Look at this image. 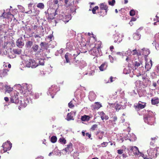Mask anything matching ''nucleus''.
Instances as JSON below:
<instances>
[{"mask_svg":"<svg viewBox=\"0 0 159 159\" xmlns=\"http://www.w3.org/2000/svg\"><path fill=\"white\" fill-rule=\"evenodd\" d=\"M145 112V114L143 115V119L144 122L147 124L152 125L154 124L155 117L154 114L153 112L151 111L148 110L147 111H143V112Z\"/></svg>","mask_w":159,"mask_h":159,"instance_id":"f257e3e1","label":"nucleus"},{"mask_svg":"<svg viewBox=\"0 0 159 159\" xmlns=\"http://www.w3.org/2000/svg\"><path fill=\"white\" fill-rule=\"evenodd\" d=\"M22 58L23 59V61L22 62H24L25 63L27 67L35 68L38 66V64L36 62L35 60L29 59V57L25 56H24L23 58Z\"/></svg>","mask_w":159,"mask_h":159,"instance_id":"f03ea898","label":"nucleus"},{"mask_svg":"<svg viewBox=\"0 0 159 159\" xmlns=\"http://www.w3.org/2000/svg\"><path fill=\"white\" fill-rule=\"evenodd\" d=\"M21 86L20 90L22 91V93L26 96L27 93L31 92L32 90V86L31 84H28L26 83H24L22 84Z\"/></svg>","mask_w":159,"mask_h":159,"instance_id":"7ed1b4c3","label":"nucleus"},{"mask_svg":"<svg viewBox=\"0 0 159 159\" xmlns=\"http://www.w3.org/2000/svg\"><path fill=\"white\" fill-rule=\"evenodd\" d=\"M146 103L145 102H142L141 101H139L138 103H136L134 105V107L136 111L138 112V113L139 115H143L144 112H142L140 113L139 111L140 109H143L146 106Z\"/></svg>","mask_w":159,"mask_h":159,"instance_id":"20e7f679","label":"nucleus"},{"mask_svg":"<svg viewBox=\"0 0 159 159\" xmlns=\"http://www.w3.org/2000/svg\"><path fill=\"white\" fill-rule=\"evenodd\" d=\"M59 90V88H57V85H52L49 88L48 91L47 93V94L48 95L51 96L52 98H53L54 95Z\"/></svg>","mask_w":159,"mask_h":159,"instance_id":"39448f33","label":"nucleus"},{"mask_svg":"<svg viewBox=\"0 0 159 159\" xmlns=\"http://www.w3.org/2000/svg\"><path fill=\"white\" fill-rule=\"evenodd\" d=\"M71 15L70 14L66 15L63 12H60L58 19L59 20H62L66 23L68 22L71 19Z\"/></svg>","mask_w":159,"mask_h":159,"instance_id":"423d86ee","label":"nucleus"},{"mask_svg":"<svg viewBox=\"0 0 159 159\" xmlns=\"http://www.w3.org/2000/svg\"><path fill=\"white\" fill-rule=\"evenodd\" d=\"M25 97L24 98V100H25V104L24 105V107H25L27 105V103H28L30 102H32V100L33 98L34 99V94L32 92V91L29 93H27L26 96H24Z\"/></svg>","mask_w":159,"mask_h":159,"instance_id":"0eeeda50","label":"nucleus"},{"mask_svg":"<svg viewBox=\"0 0 159 159\" xmlns=\"http://www.w3.org/2000/svg\"><path fill=\"white\" fill-rule=\"evenodd\" d=\"M12 147V143L10 141H7V142L3 143L2 147L3 148V152H6L7 150H10Z\"/></svg>","mask_w":159,"mask_h":159,"instance_id":"6e6552de","label":"nucleus"},{"mask_svg":"<svg viewBox=\"0 0 159 159\" xmlns=\"http://www.w3.org/2000/svg\"><path fill=\"white\" fill-rule=\"evenodd\" d=\"M123 35L119 33H116L114 35V42L118 43H120L122 40Z\"/></svg>","mask_w":159,"mask_h":159,"instance_id":"1a4fd4ad","label":"nucleus"},{"mask_svg":"<svg viewBox=\"0 0 159 159\" xmlns=\"http://www.w3.org/2000/svg\"><path fill=\"white\" fill-rule=\"evenodd\" d=\"M10 101L12 103L16 104H17L19 102V100L17 94L14 93L12 94L10 98Z\"/></svg>","mask_w":159,"mask_h":159,"instance_id":"9d476101","label":"nucleus"},{"mask_svg":"<svg viewBox=\"0 0 159 159\" xmlns=\"http://www.w3.org/2000/svg\"><path fill=\"white\" fill-rule=\"evenodd\" d=\"M66 45L67 50L70 51L74 49V46L73 45V42L72 40H68V42L66 43Z\"/></svg>","mask_w":159,"mask_h":159,"instance_id":"9b49d317","label":"nucleus"},{"mask_svg":"<svg viewBox=\"0 0 159 159\" xmlns=\"http://www.w3.org/2000/svg\"><path fill=\"white\" fill-rule=\"evenodd\" d=\"M121 103H117L116 105H113L112 107V108H114L116 111H118L120 109H123L125 108L126 106L125 104L122 105Z\"/></svg>","mask_w":159,"mask_h":159,"instance_id":"f8f14e48","label":"nucleus"},{"mask_svg":"<svg viewBox=\"0 0 159 159\" xmlns=\"http://www.w3.org/2000/svg\"><path fill=\"white\" fill-rule=\"evenodd\" d=\"M89 53L94 56H97L99 54L98 49L96 47H94L89 51Z\"/></svg>","mask_w":159,"mask_h":159,"instance_id":"ddd939ff","label":"nucleus"},{"mask_svg":"<svg viewBox=\"0 0 159 159\" xmlns=\"http://www.w3.org/2000/svg\"><path fill=\"white\" fill-rule=\"evenodd\" d=\"M59 11L58 10L55 9V11L53 12H51L49 15L47 17L48 20L53 19L55 16L57 14L58 12Z\"/></svg>","mask_w":159,"mask_h":159,"instance_id":"4468645a","label":"nucleus"},{"mask_svg":"<svg viewBox=\"0 0 159 159\" xmlns=\"http://www.w3.org/2000/svg\"><path fill=\"white\" fill-rule=\"evenodd\" d=\"M140 52V54L147 57L150 53V51L147 48H143L141 50Z\"/></svg>","mask_w":159,"mask_h":159,"instance_id":"2eb2a0df","label":"nucleus"},{"mask_svg":"<svg viewBox=\"0 0 159 159\" xmlns=\"http://www.w3.org/2000/svg\"><path fill=\"white\" fill-rule=\"evenodd\" d=\"M132 65L134 66L135 69L140 66H141L142 67L143 66L142 63L139 60H138V61H132Z\"/></svg>","mask_w":159,"mask_h":159,"instance_id":"dca6fc26","label":"nucleus"},{"mask_svg":"<svg viewBox=\"0 0 159 159\" xmlns=\"http://www.w3.org/2000/svg\"><path fill=\"white\" fill-rule=\"evenodd\" d=\"M71 51L70 54L72 56L74 57V58H75V57L77 56L80 53V51L77 49H73Z\"/></svg>","mask_w":159,"mask_h":159,"instance_id":"f3484780","label":"nucleus"},{"mask_svg":"<svg viewBox=\"0 0 159 159\" xmlns=\"http://www.w3.org/2000/svg\"><path fill=\"white\" fill-rule=\"evenodd\" d=\"M102 107L101 104L99 102H95L94 104L92 105V107L94 110H98Z\"/></svg>","mask_w":159,"mask_h":159,"instance_id":"a211bd4d","label":"nucleus"},{"mask_svg":"<svg viewBox=\"0 0 159 159\" xmlns=\"http://www.w3.org/2000/svg\"><path fill=\"white\" fill-rule=\"evenodd\" d=\"M96 98V95L93 92H90L89 93V98L91 101H93Z\"/></svg>","mask_w":159,"mask_h":159,"instance_id":"6ab92c4d","label":"nucleus"},{"mask_svg":"<svg viewBox=\"0 0 159 159\" xmlns=\"http://www.w3.org/2000/svg\"><path fill=\"white\" fill-rule=\"evenodd\" d=\"M22 38L20 37L17 40L16 43L17 46L19 47H21L24 45V43L22 41Z\"/></svg>","mask_w":159,"mask_h":159,"instance_id":"aec40b11","label":"nucleus"},{"mask_svg":"<svg viewBox=\"0 0 159 159\" xmlns=\"http://www.w3.org/2000/svg\"><path fill=\"white\" fill-rule=\"evenodd\" d=\"M59 2L61 5L64 4L67 7H69L70 5L68 0H59Z\"/></svg>","mask_w":159,"mask_h":159,"instance_id":"412c9836","label":"nucleus"},{"mask_svg":"<svg viewBox=\"0 0 159 159\" xmlns=\"http://www.w3.org/2000/svg\"><path fill=\"white\" fill-rule=\"evenodd\" d=\"M152 65V62L150 60L149 62L146 61L145 65V68L147 70H149L151 68Z\"/></svg>","mask_w":159,"mask_h":159,"instance_id":"4be33fe9","label":"nucleus"},{"mask_svg":"<svg viewBox=\"0 0 159 159\" xmlns=\"http://www.w3.org/2000/svg\"><path fill=\"white\" fill-rule=\"evenodd\" d=\"M107 66V62H104L99 67V70L101 71H103L105 70Z\"/></svg>","mask_w":159,"mask_h":159,"instance_id":"5701e85b","label":"nucleus"},{"mask_svg":"<svg viewBox=\"0 0 159 159\" xmlns=\"http://www.w3.org/2000/svg\"><path fill=\"white\" fill-rule=\"evenodd\" d=\"M8 71V70L7 69H3L2 70H0V77H2L7 75Z\"/></svg>","mask_w":159,"mask_h":159,"instance_id":"b1692460","label":"nucleus"},{"mask_svg":"<svg viewBox=\"0 0 159 159\" xmlns=\"http://www.w3.org/2000/svg\"><path fill=\"white\" fill-rule=\"evenodd\" d=\"M99 115L101 116V118L102 120H103L104 119L107 120L109 118V117L107 116L106 115L103 111L99 112Z\"/></svg>","mask_w":159,"mask_h":159,"instance_id":"393cba45","label":"nucleus"},{"mask_svg":"<svg viewBox=\"0 0 159 159\" xmlns=\"http://www.w3.org/2000/svg\"><path fill=\"white\" fill-rule=\"evenodd\" d=\"M100 8L101 10H105L106 13H107V11L108 10V7L105 3H101L100 5Z\"/></svg>","mask_w":159,"mask_h":159,"instance_id":"a878e982","label":"nucleus"},{"mask_svg":"<svg viewBox=\"0 0 159 159\" xmlns=\"http://www.w3.org/2000/svg\"><path fill=\"white\" fill-rule=\"evenodd\" d=\"M72 56L70 53H67L65 55V58L66 60V62L68 63L69 62V60L71 59H72Z\"/></svg>","mask_w":159,"mask_h":159,"instance_id":"bb28decb","label":"nucleus"},{"mask_svg":"<svg viewBox=\"0 0 159 159\" xmlns=\"http://www.w3.org/2000/svg\"><path fill=\"white\" fill-rule=\"evenodd\" d=\"M132 53V52L131 50L129 49L126 52H122V56H126V57H129L130 55Z\"/></svg>","mask_w":159,"mask_h":159,"instance_id":"cd10ccee","label":"nucleus"},{"mask_svg":"<svg viewBox=\"0 0 159 159\" xmlns=\"http://www.w3.org/2000/svg\"><path fill=\"white\" fill-rule=\"evenodd\" d=\"M55 11V9H54L52 8H48L47 10L46 11L44 12L45 14V16L47 17L49 15V14L51 12H53Z\"/></svg>","mask_w":159,"mask_h":159,"instance_id":"c85d7f7f","label":"nucleus"},{"mask_svg":"<svg viewBox=\"0 0 159 159\" xmlns=\"http://www.w3.org/2000/svg\"><path fill=\"white\" fill-rule=\"evenodd\" d=\"M90 118V117L89 116L84 115V116H82L81 118V120L82 121H88Z\"/></svg>","mask_w":159,"mask_h":159,"instance_id":"c756f323","label":"nucleus"},{"mask_svg":"<svg viewBox=\"0 0 159 159\" xmlns=\"http://www.w3.org/2000/svg\"><path fill=\"white\" fill-rule=\"evenodd\" d=\"M35 62L37 63L38 66L39 65L42 66L44 65V61L43 58H41L40 59H37L35 61Z\"/></svg>","mask_w":159,"mask_h":159,"instance_id":"7c9ffc66","label":"nucleus"},{"mask_svg":"<svg viewBox=\"0 0 159 159\" xmlns=\"http://www.w3.org/2000/svg\"><path fill=\"white\" fill-rule=\"evenodd\" d=\"M151 103L152 105H155L159 103V100L157 97L152 98L151 99Z\"/></svg>","mask_w":159,"mask_h":159,"instance_id":"2f4dec72","label":"nucleus"},{"mask_svg":"<svg viewBox=\"0 0 159 159\" xmlns=\"http://www.w3.org/2000/svg\"><path fill=\"white\" fill-rule=\"evenodd\" d=\"M138 153L137 155V156L138 157H139L140 156H141L142 157L143 159H149V158H148L147 157L146 155H144L143 153L141 152H140L139 151H137ZM136 154H137V153H135Z\"/></svg>","mask_w":159,"mask_h":159,"instance_id":"473e14b6","label":"nucleus"},{"mask_svg":"<svg viewBox=\"0 0 159 159\" xmlns=\"http://www.w3.org/2000/svg\"><path fill=\"white\" fill-rule=\"evenodd\" d=\"M40 46L42 49H47L48 47V43H47L45 42H42L40 43Z\"/></svg>","mask_w":159,"mask_h":159,"instance_id":"72a5a7b5","label":"nucleus"},{"mask_svg":"<svg viewBox=\"0 0 159 159\" xmlns=\"http://www.w3.org/2000/svg\"><path fill=\"white\" fill-rule=\"evenodd\" d=\"M72 115L73 114L71 112L68 113L67 117L66 118V119L67 121H70L71 120H74V118H73V116H72Z\"/></svg>","mask_w":159,"mask_h":159,"instance_id":"f704fd0d","label":"nucleus"},{"mask_svg":"<svg viewBox=\"0 0 159 159\" xmlns=\"http://www.w3.org/2000/svg\"><path fill=\"white\" fill-rule=\"evenodd\" d=\"M141 35L139 33H135L133 34V37L134 39L138 40L140 39Z\"/></svg>","mask_w":159,"mask_h":159,"instance_id":"c9c22d12","label":"nucleus"},{"mask_svg":"<svg viewBox=\"0 0 159 159\" xmlns=\"http://www.w3.org/2000/svg\"><path fill=\"white\" fill-rule=\"evenodd\" d=\"M154 149L153 148H150L147 150V153L149 156L152 157L153 155V151Z\"/></svg>","mask_w":159,"mask_h":159,"instance_id":"e433bc0d","label":"nucleus"},{"mask_svg":"<svg viewBox=\"0 0 159 159\" xmlns=\"http://www.w3.org/2000/svg\"><path fill=\"white\" fill-rule=\"evenodd\" d=\"M80 66L81 68H83L87 66V64L85 61L83 60H81L80 61Z\"/></svg>","mask_w":159,"mask_h":159,"instance_id":"4c0bfd02","label":"nucleus"},{"mask_svg":"<svg viewBox=\"0 0 159 159\" xmlns=\"http://www.w3.org/2000/svg\"><path fill=\"white\" fill-rule=\"evenodd\" d=\"M39 48V46L38 45L36 44H34L33 45L32 49L34 52H36L38 50Z\"/></svg>","mask_w":159,"mask_h":159,"instance_id":"58836bf2","label":"nucleus"},{"mask_svg":"<svg viewBox=\"0 0 159 159\" xmlns=\"http://www.w3.org/2000/svg\"><path fill=\"white\" fill-rule=\"evenodd\" d=\"M33 44V42L32 41H28L26 43L25 46L27 48H30Z\"/></svg>","mask_w":159,"mask_h":159,"instance_id":"ea45409f","label":"nucleus"},{"mask_svg":"<svg viewBox=\"0 0 159 159\" xmlns=\"http://www.w3.org/2000/svg\"><path fill=\"white\" fill-rule=\"evenodd\" d=\"M5 89L6 92H7L8 93H9L10 92L12 91L13 88L9 86L6 85L5 86Z\"/></svg>","mask_w":159,"mask_h":159,"instance_id":"a19ab883","label":"nucleus"},{"mask_svg":"<svg viewBox=\"0 0 159 159\" xmlns=\"http://www.w3.org/2000/svg\"><path fill=\"white\" fill-rule=\"evenodd\" d=\"M37 7L41 9H43L44 8V5L43 3H39L36 5Z\"/></svg>","mask_w":159,"mask_h":159,"instance_id":"79ce46f5","label":"nucleus"},{"mask_svg":"<svg viewBox=\"0 0 159 159\" xmlns=\"http://www.w3.org/2000/svg\"><path fill=\"white\" fill-rule=\"evenodd\" d=\"M59 1L58 0H53V4L56 7V9L58 10V8L59 7Z\"/></svg>","mask_w":159,"mask_h":159,"instance_id":"37998d69","label":"nucleus"},{"mask_svg":"<svg viewBox=\"0 0 159 159\" xmlns=\"http://www.w3.org/2000/svg\"><path fill=\"white\" fill-rule=\"evenodd\" d=\"M109 58L110 60V62L111 63H113L114 61H116L117 59V58L115 57H113L111 55L109 56Z\"/></svg>","mask_w":159,"mask_h":159,"instance_id":"c03bdc74","label":"nucleus"},{"mask_svg":"<svg viewBox=\"0 0 159 159\" xmlns=\"http://www.w3.org/2000/svg\"><path fill=\"white\" fill-rule=\"evenodd\" d=\"M21 50L20 49H15L13 50V52L15 54L18 55H19L21 53Z\"/></svg>","mask_w":159,"mask_h":159,"instance_id":"a18cd8bd","label":"nucleus"},{"mask_svg":"<svg viewBox=\"0 0 159 159\" xmlns=\"http://www.w3.org/2000/svg\"><path fill=\"white\" fill-rule=\"evenodd\" d=\"M131 70L129 67H127L124 69V71L125 74H127L130 73Z\"/></svg>","mask_w":159,"mask_h":159,"instance_id":"49530a36","label":"nucleus"},{"mask_svg":"<svg viewBox=\"0 0 159 159\" xmlns=\"http://www.w3.org/2000/svg\"><path fill=\"white\" fill-rule=\"evenodd\" d=\"M59 141L61 143H63L64 144H65L66 143V140L63 138H60L59 139Z\"/></svg>","mask_w":159,"mask_h":159,"instance_id":"de8ad7c7","label":"nucleus"},{"mask_svg":"<svg viewBox=\"0 0 159 159\" xmlns=\"http://www.w3.org/2000/svg\"><path fill=\"white\" fill-rule=\"evenodd\" d=\"M51 139L52 143H55L57 141V138L56 136H53L52 137Z\"/></svg>","mask_w":159,"mask_h":159,"instance_id":"09e8293b","label":"nucleus"},{"mask_svg":"<svg viewBox=\"0 0 159 159\" xmlns=\"http://www.w3.org/2000/svg\"><path fill=\"white\" fill-rule=\"evenodd\" d=\"M101 42L100 41H98L96 43H95V47L98 49L101 46Z\"/></svg>","mask_w":159,"mask_h":159,"instance_id":"8fccbe9b","label":"nucleus"},{"mask_svg":"<svg viewBox=\"0 0 159 159\" xmlns=\"http://www.w3.org/2000/svg\"><path fill=\"white\" fill-rule=\"evenodd\" d=\"M122 149H119L117 150V153L119 154H121L123 153V149H126L125 146H123L122 147Z\"/></svg>","mask_w":159,"mask_h":159,"instance_id":"3c124183","label":"nucleus"},{"mask_svg":"<svg viewBox=\"0 0 159 159\" xmlns=\"http://www.w3.org/2000/svg\"><path fill=\"white\" fill-rule=\"evenodd\" d=\"M87 73H85L84 74L83 73L82 75L80 73H79L78 75L77 76V78L78 79V80L80 79H82V76H83V75H87Z\"/></svg>","mask_w":159,"mask_h":159,"instance_id":"603ef678","label":"nucleus"},{"mask_svg":"<svg viewBox=\"0 0 159 159\" xmlns=\"http://www.w3.org/2000/svg\"><path fill=\"white\" fill-rule=\"evenodd\" d=\"M135 11L134 9L131 10L129 12L130 15L131 16H134L135 14Z\"/></svg>","mask_w":159,"mask_h":159,"instance_id":"864d4df0","label":"nucleus"},{"mask_svg":"<svg viewBox=\"0 0 159 159\" xmlns=\"http://www.w3.org/2000/svg\"><path fill=\"white\" fill-rule=\"evenodd\" d=\"M134 147H135L136 148L135 149H134V150H133V152L134 154L135 155L137 156V155L138 154H136L135 153L136 152L137 153H138V152L137 151H139V150L138 148L137 147H136V146H134Z\"/></svg>","mask_w":159,"mask_h":159,"instance_id":"5fc2aeb1","label":"nucleus"},{"mask_svg":"<svg viewBox=\"0 0 159 159\" xmlns=\"http://www.w3.org/2000/svg\"><path fill=\"white\" fill-rule=\"evenodd\" d=\"M155 38L156 39V41H158L159 42V33L155 34Z\"/></svg>","mask_w":159,"mask_h":159,"instance_id":"6e6d98bb","label":"nucleus"},{"mask_svg":"<svg viewBox=\"0 0 159 159\" xmlns=\"http://www.w3.org/2000/svg\"><path fill=\"white\" fill-rule=\"evenodd\" d=\"M98 125L96 124H95L92 125L91 128V130H94L96 128H97Z\"/></svg>","mask_w":159,"mask_h":159,"instance_id":"4d7b16f0","label":"nucleus"},{"mask_svg":"<svg viewBox=\"0 0 159 159\" xmlns=\"http://www.w3.org/2000/svg\"><path fill=\"white\" fill-rule=\"evenodd\" d=\"M115 3V0H112L111 1H108V3L109 5H111L112 6H114Z\"/></svg>","mask_w":159,"mask_h":159,"instance_id":"13d9d810","label":"nucleus"},{"mask_svg":"<svg viewBox=\"0 0 159 159\" xmlns=\"http://www.w3.org/2000/svg\"><path fill=\"white\" fill-rule=\"evenodd\" d=\"M136 148L135 147H130L128 149V151L131 152H133V150L135 149H136Z\"/></svg>","mask_w":159,"mask_h":159,"instance_id":"bf43d9fd","label":"nucleus"},{"mask_svg":"<svg viewBox=\"0 0 159 159\" xmlns=\"http://www.w3.org/2000/svg\"><path fill=\"white\" fill-rule=\"evenodd\" d=\"M34 99L38 98L39 96V94L38 93H35L34 94Z\"/></svg>","mask_w":159,"mask_h":159,"instance_id":"052dcab7","label":"nucleus"},{"mask_svg":"<svg viewBox=\"0 0 159 159\" xmlns=\"http://www.w3.org/2000/svg\"><path fill=\"white\" fill-rule=\"evenodd\" d=\"M68 106L70 108H72L73 107H74V104L72 103V102L70 101V102L69 103Z\"/></svg>","mask_w":159,"mask_h":159,"instance_id":"680f3d73","label":"nucleus"},{"mask_svg":"<svg viewBox=\"0 0 159 159\" xmlns=\"http://www.w3.org/2000/svg\"><path fill=\"white\" fill-rule=\"evenodd\" d=\"M108 143L107 142H104L101 143V146L102 147H105L107 145Z\"/></svg>","mask_w":159,"mask_h":159,"instance_id":"e2e57ef3","label":"nucleus"},{"mask_svg":"<svg viewBox=\"0 0 159 159\" xmlns=\"http://www.w3.org/2000/svg\"><path fill=\"white\" fill-rule=\"evenodd\" d=\"M43 34H35V35H34V37L35 38H41V37L43 36Z\"/></svg>","mask_w":159,"mask_h":159,"instance_id":"0e129e2a","label":"nucleus"},{"mask_svg":"<svg viewBox=\"0 0 159 159\" xmlns=\"http://www.w3.org/2000/svg\"><path fill=\"white\" fill-rule=\"evenodd\" d=\"M159 42L158 41H156V39H155L154 41H153V43H152V44L153 45V46H155V47H157L156 46V43H157L158 44V43Z\"/></svg>","mask_w":159,"mask_h":159,"instance_id":"69168bd1","label":"nucleus"},{"mask_svg":"<svg viewBox=\"0 0 159 159\" xmlns=\"http://www.w3.org/2000/svg\"><path fill=\"white\" fill-rule=\"evenodd\" d=\"M35 11V12L34 13V14H33V15L34 16H36L37 15H38L39 13V10H34Z\"/></svg>","mask_w":159,"mask_h":159,"instance_id":"338daca9","label":"nucleus"},{"mask_svg":"<svg viewBox=\"0 0 159 159\" xmlns=\"http://www.w3.org/2000/svg\"><path fill=\"white\" fill-rule=\"evenodd\" d=\"M132 54L133 55H135V54H137V55H138V53H137V51L136 49L133 50L132 51Z\"/></svg>","mask_w":159,"mask_h":159,"instance_id":"774afa93","label":"nucleus"}]
</instances>
